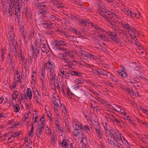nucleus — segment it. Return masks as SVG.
I'll use <instances>...</instances> for the list:
<instances>
[{
  "label": "nucleus",
  "mask_w": 148,
  "mask_h": 148,
  "mask_svg": "<svg viewBox=\"0 0 148 148\" xmlns=\"http://www.w3.org/2000/svg\"><path fill=\"white\" fill-rule=\"evenodd\" d=\"M65 53L67 55L69 56L70 58L73 59H75L76 58V57L74 55V54L73 53V51L72 52L70 50H68L66 51L65 52Z\"/></svg>",
  "instance_id": "34"
},
{
  "label": "nucleus",
  "mask_w": 148,
  "mask_h": 148,
  "mask_svg": "<svg viewBox=\"0 0 148 148\" xmlns=\"http://www.w3.org/2000/svg\"><path fill=\"white\" fill-rule=\"evenodd\" d=\"M83 51L80 48H79L78 49H76L75 51H74L73 53L79 57H82L83 54Z\"/></svg>",
  "instance_id": "28"
},
{
  "label": "nucleus",
  "mask_w": 148,
  "mask_h": 148,
  "mask_svg": "<svg viewBox=\"0 0 148 148\" xmlns=\"http://www.w3.org/2000/svg\"><path fill=\"white\" fill-rule=\"evenodd\" d=\"M27 95L29 99L31 100L32 99V90L29 88H27L26 91Z\"/></svg>",
  "instance_id": "36"
},
{
  "label": "nucleus",
  "mask_w": 148,
  "mask_h": 148,
  "mask_svg": "<svg viewBox=\"0 0 148 148\" xmlns=\"http://www.w3.org/2000/svg\"><path fill=\"white\" fill-rule=\"evenodd\" d=\"M123 11L125 14L129 15L132 18H134L135 17V14H135V12L129 10L127 9H125Z\"/></svg>",
  "instance_id": "23"
},
{
  "label": "nucleus",
  "mask_w": 148,
  "mask_h": 148,
  "mask_svg": "<svg viewBox=\"0 0 148 148\" xmlns=\"http://www.w3.org/2000/svg\"><path fill=\"white\" fill-rule=\"evenodd\" d=\"M83 54L82 57H89L90 54L88 52H86L85 51H83Z\"/></svg>",
  "instance_id": "63"
},
{
  "label": "nucleus",
  "mask_w": 148,
  "mask_h": 148,
  "mask_svg": "<svg viewBox=\"0 0 148 148\" xmlns=\"http://www.w3.org/2000/svg\"><path fill=\"white\" fill-rule=\"evenodd\" d=\"M64 66L66 67L68 66L71 63V61L69 59L65 58L62 61H61Z\"/></svg>",
  "instance_id": "27"
},
{
  "label": "nucleus",
  "mask_w": 148,
  "mask_h": 148,
  "mask_svg": "<svg viewBox=\"0 0 148 148\" xmlns=\"http://www.w3.org/2000/svg\"><path fill=\"white\" fill-rule=\"evenodd\" d=\"M80 23L82 25L88 26H91L96 29L97 31L100 32H106L107 34L112 39L116 44H118L121 45L122 42L119 37L115 33H113L110 31L105 30L102 28L98 27L97 25H93L92 23L87 19H83L80 21Z\"/></svg>",
  "instance_id": "2"
},
{
  "label": "nucleus",
  "mask_w": 148,
  "mask_h": 148,
  "mask_svg": "<svg viewBox=\"0 0 148 148\" xmlns=\"http://www.w3.org/2000/svg\"><path fill=\"white\" fill-rule=\"evenodd\" d=\"M41 89L42 91V93L43 97L49 96V93L46 90V86H41Z\"/></svg>",
  "instance_id": "26"
},
{
  "label": "nucleus",
  "mask_w": 148,
  "mask_h": 148,
  "mask_svg": "<svg viewBox=\"0 0 148 148\" xmlns=\"http://www.w3.org/2000/svg\"><path fill=\"white\" fill-rule=\"evenodd\" d=\"M18 92L16 90H14L12 92V99L14 100H16L18 96Z\"/></svg>",
  "instance_id": "35"
},
{
  "label": "nucleus",
  "mask_w": 148,
  "mask_h": 148,
  "mask_svg": "<svg viewBox=\"0 0 148 148\" xmlns=\"http://www.w3.org/2000/svg\"><path fill=\"white\" fill-rule=\"evenodd\" d=\"M121 27L122 28H123L127 30V31H129L132 27L130 26V25L128 23H126L124 22H121Z\"/></svg>",
  "instance_id": "31"
},
{
  "label": "nucleus",
  "mask_w": 148,
  "mask_h": 148,
  "mask_svg": "<svg viewBox=\"0 0 148 148\" xmlns=\"http://www.w3.org/2000/svg\"><path fill=\"white\" fill-rule=\"evenodd\" d=\"M135 14H135V17H134L135 18H138L141 16L140 12L138 10L135 11Z\"/></svg>",
  "instance_id": "58"
},
{
  "label": "nucleus",
  "mask_w": 148,
  "mask_h": 148,
  "mask_svg": "<svg viewBox=\"0 0 148 148\" xmlns=\"http://www.w3.org/2000/svg\"><path fill=\"white\" fill-rule=\"evenodd\" d=\"M109 72L106 71L103 69H99V74L108 77Z\"/></svg>",
  "instance_id": "37"
},
{
  "label": "nucleus",
  "mask_w": 148,
  "mask_h": 148,
  "mask_svg": "<svg viewBox=\"0 0 148 148\" xmlns=\"http://www.w3.org/2000/svg\"><path fill=\"white\" fill-rule=\"evenodd\" d=\"M97 34H97V35L98 36L100 37L102 40H106V39H107V38L106 36H103L102 35L98 33H97Z\"/></svg>",
  "instance_id": "61"
},
{
  "label": "nucleus",
  "mask_w": 148,
  "mask_h": 148,
  "mask_svg": "<svg viewBox=\"0 0 148 148\" xmlns=\"http://www.w3.org/2000/svg\"><path fill=\"white\" fill-rule=\"evenodd\" d=\"M91 60H95L99 59V55H95L91 54H90L89 57Z\"/></svg>",
  "instance_id": "49"
},
{
  "label": "nucleus",
  "mask_w": 148,
  "mask_h": 148,
  "mask_svg": "<svg viewBox=\"0 0 148 148\" xmlns=\"http://www.w3.org/2000/svg\"><path fill=\"white\" fill-rule=\"evenodd\" d=\"M117 72L120 76L123 78H126L127 77V74L123 70H118Z\"/></svg>",
  "instance_id": "32"
},
{
  "label": "nucleus",
  "mask_w": 148,
  "mask_h": 148,
  "mask_svg": "<svg viewBox=\"0 0 148 148\" xmlns=\"http://www.w3.org/2000/svg\"><path fill=\"white\" fill-rule=\"evenodd\" d=\"M59 75L62 78L68 79L70 75L69 72L68 73L66 69L64 68L62 66H60L59 68Z\"/></svg>",
  "instance_id": "8"
},
{
  "label": "nucleus",
  "mask_w": 148,
  "mask_h": 148,
  "mask_svg": "<svg viewBox=\"0 0 148 148\" xmlns=\"http://www.w3.org/2000/svg\"><path fill=\"white\" fill-rule=\"evenodd\" d=\"M42 134V132L37 131L36 133L35 134V137L37 138V139H39L40 137V136Z\"/></svg>",
  "instance_id": "62"
},
{
  "label": "nucleus",
  "mask_w": 148,
  "mask_h": 148,
  "mask_svg": "<svg viewBox=\"0 0 148 148\" xmlns=\"http://www.w3.org/2000/svg\"><path fill=\"white\" fill-rule=\"evenodd\" d=\"M39 25L42 26L45 29L56 28L57 27L55 23H52L51 22L48 21H41Z\"/></svg>",
  "instance_id": "7"
},
{
  "label": "nucleus",
  "mask_w": 148,
  "mask_h": 148,
  "mask_svg": "<svg viewBox=\"0 0 148 148\" xmlns=\"http://www.w3.org/2000/svg\"><path fill=\"white\" fill-rule=\"evenodd\" d=\"M45 68H43L41 71V73H40V77H45Z\"/></svg>",
  "instance_id": "60"
},
{
  "label": "nucleus",
  "mask_w": 148,
  "mask_h": 148,
  "mask_svg": "<svg viewBox=\"0 0 148 148\" xmlns=\"http://www.w3.org/2000/svg\"><path fill=\"white\" fill-rule=\"evenodd\" d=\"M75 96L78 98H84L85 96L89 99H91L92 101H94V99L98 101L90 94L82 89L79 90L76 92Z\"/></svg>",
  "instance_id": "6"
},
{
  "label": "nucleus",
  "mask_w": 148,
  "mask_h": 148,
  "mask_svg": "<svg viewBox=\"0 0 148 148\" xmlns=\"http://www.w3.org/2000/svg\"><path fill=\"white\" fill-rule=\"evenodd\" d=\"M68 142L67 139L64 138L60 143L59 142V144L60 146L62 147V148H69V144Z\"/></svg>",
  "instance_id": "19"
},
{
  "label": "nucleus",
  "mask_w": 148,
  "mask_h": 148,
  "mask_svg": "<svg viewBox=\"0 0 148 148\" xmlns=\"http://www.w3.org/2000/svg\"><path fill=\"white\" fill-rule=\"evenodd\" d=\"M72 3L75 4H77L80 6L82 5V2H80L79 0H71Z\"/></svg>",
  "instance_id": "52"
},
{
  "label": "nucleus",
  "mask_w": 148,
  "mask_h": 148,
  "mask_svg": "<svg viewBox=\"0 0 148 148\" xmlns=\"http://www.w3.org/2000/svg\"><path fill=\"white\" fill-rule=\"evenodd\" d=\"M57 141V137L56 133L53 132L52 133V136L50 140L51 145L54 146L56 143V142Z\"/></svg>",
  "instance_id": "21"
},
{
  "label": "nucleus",
  "mask_w": 148,
  "mask_h": 148,
  "mask_svg": "<svg viewBox=\"0 0 148 148\" xmlns=\"http://www.w3.org/2000/svg\"><path fill=\"white\" fill-rule=\"evenodd\" d=\"M128 33L130 35V36L132 38L133 40L136 39V36L135 34L138 33V31L132 28L128 31Z\"/></svg>",
  "instance_id": "18"
},
{
  "label": "nucleus",
  "mask_w": 148,
  "mask_h": 148,
  "mask_svg": "<svg viewBox=\"0 0 148 148\" xmlns=\"http://www.w3.org/2000/svg\"><path fill=\"white\" fill-rule=\"evenodd\" d=\"M112 107L114 109L117 111L118 112H119V110L121 108V107L120 106H119L117 105H114V106H112Z\"/></svg>",
  "instance_id": "64"
},
{
  "label": "nucleus",
  "mask_w": 148,
  "mask_h": 148,
  "mask_svg": "<svg viewBox=\"0 0 148 148\" xmlns=\"http://www.w3.org/2000/svg\"><path fill=\"white\" fill-rule=\"evenodd\" d=\"M103 83L104 84L108 86L109 88H111L113 86L112 85V83L110 82H108L107 81H103Z\"/></svg>",
  "instance_id": "57"
},
{
  "label": "nucleus",
  "mask_w": 148,
  "mask_h": 148,
  "mask_svg": "<svg viewBox=\"0 0 148 148\" xmlns=\"http://www.w3.org/2000/svg\"><path fill=\"white\" fill-rule=\"evenodd\" d=\"M11 101L12 102V104L13 105V108L14 110V111L16 113L18 112L20 109L19 106L17 104H14L13 101Z\"/></svg>",
  "instance_id": "39"
},
{
  "label": "nucleus",
  "mask_w": 148,
  "mask_h": 148,
  "mask_svg": "<svg viewBox=\"0 0 148 148\" xmlns=\"http://www.w3.org/2000/svg\"><path fill=\"white\" fill-rule=\"evenodd\" d=\"M10 66L12 70L14 71L15 70L14 62L13 61H10L9 62Z\"/></svg>",
  "instance_id": "50"
},
{
  "label": "nucleus",
  "mask_w": 148,
  "mask_h": 148,
  "mask_svg": "<svg viewBox=\"0 0 148 148\" xmlns=\"http://www.w3.org/2000/svg\"><path fill=\"white\" fill-rule=\"evenodd\" d=\"M111 130L112 134L109 140L108 143L115 148H123V145L119 142L121 136L120 132L116 128H113Z\"/></svg>",
  "instance_id": "3"
},
{
  "label": "nucleus",
  "mask_w": 148,
  "mask_h": 148,
  "mask_svg": "<svg viewBox=\"0 0 148 148\" xmlns=\"http://www.w3.org/2000/svg\"><path fill=\"white\" fill-rule=\"evenodd\" d=\"M105 131V136L106 137V139L107 140L108 142H109V139L111 137L112 133H111V132L109 128L108 130H107Z\"/></svg>",
  "instance_id": "25"
},
{
  "label": "nucleus",
  "mask_w": 148,
  "mask_h": 148,
  "mask_svg": "<svg viewBox=\"0 0 148 148\" xmlns=\"http://www.w3.org/2000/svg\"><path fill=\"white\" fill-rule=\"evenodd\" d=\"M127 121L129 123L134 125H136L134 120L130 116H127Z\"/></svg>",
  "instance_id": "40"
},
{
  "label": "nucleus",
  "mask_w": 148,
  "mask_h": 148,
  "mask_svg": "<svg viewBox=\"0 0 148 148\" xmlns=\"http://www.w3.org/2000/svg\"><path fill=\"white\" fill-rule=\"evenodd\" d=\"M34 99L36 102L37 103H40L41 100V97L40 93L39 92L38 90H36L34 92Z\"/></svg>",
  "instance_id": "16"
},
{
  "label": "nucleus",
  "mask_w": 148,
  "mask_h": 148,
  "mask_svg": "<svg viewBox=\"0 0 148 148\" xmlns=\"http://www.w3.org/2000/svg\"><path fill=\"white\" fill-rule=\"evenodd\" d=\"M94 133L96 134L98 139L101 140L102 139V133L101 131L99 124L96 123L94 126Z\"/></svg>",
  "instance_id": "9"
},
{
  "label": "nucleus",
  "mask_w": 148,
  "mask_h": 148,
  "mask_svg": "<svg viewBox=\"0 0 148 148\" xmlns=\"http://www.w3.org/2000/svg\"><path fill=\"white\" fill-rule=\"evenodd\" d=\"M52 100L53 104V110L56 114L59 115V110L60 108L59 105H60L61 108L62 109H63L64 108H65L64 104L61 103L60 100L57 93H54L53 95L52 96Z\"/></svg>",
  "instance_id": "4"
},
{
  "label": "nucleus",
  "mask_w": 148,
  "mask_h": 148,
  "mask_svg": "<svg viewBox=\"0 0 148 148\" xmlns=\"http://www.w3.org/2000/svg\"><path fill=\"white\" fill-rule=\"evenodd\" d=\"M30 115V112L26 113L25 114L22 119L21 124L23 123L26 121H27V122H28V123H29L31 120Z\"/></svg>",
  "instance_id": "17"
},
{
  "label": "nucleus",
  "mask_w": 148,
  "mask_h": 148,
  "mask_svg": "<svg viewBox=\"0 0 148 148\" xmlns=\"http://www.w3.org/2000/svg\"><path fill=\"white\" fill-rule=\"evenodd\" d=\"M81 129H74L73 132V138L76 143L79 141L81 143H84V135L81 131Z\"/></svg>",
  "instance_id": "5"
},
{
  "label": "nucleus",
  "mask_w": 148,
  "mask_h": 148,
  "mask_svg": "<svg viewBox=\"0 0 148 148\" xmlns=\"http://www.w3.org/2000/svg\"><path fill=\"white\" fill-rule=\"evenodd\" d=\"M72 124L74 129H80L82 127V125L80 123L78 120L73 118L72 120Z\"/></svg>",
  "instance_id": "13"
},
{
  "label": "nucleus",
  "mask_w": 148,
  "mask_h": 148,
  "mask_svg": "<svg viewBox=\"0 0 148 148\" xmlns=\"http://www.w3.org/2000/svg\"><path fill=\"white\" fill-rule=\"evenodd\" d=\"M41 86H46V81L45 77H40Z\"/></svg>",
  "instance_id": "47"
},
{
  "label": "nucleus",
  "mask_w": 148,
  "mask_h": 148,
  "mask_svg": "<svg viewBox=\"0 0 148 148\" xmlns=\"http://www.w3.org/2000/svg\"><path fill=\"white\" fill-rule=\"evenodd\" d=\"M37 74L35 71H32V73L31 82L32 84H35L36 82V77Z\"/></svg>",
  "instance_id": "22"
},
{
  "label": "nucleus",
  "mask_w": 148,
  "mask_h": 148,
  "mask_svg": "<svg viewBox=\"0 0 148 148\" xmlns=\"http://www.w3.org/2000/svg\"><path fill=\"white\" fill-rule=\"evenodd\" d=\"M101 15L103 16L104 18L106 20H107L110 23V26L112 27L114 29L113 30L114 31H115L117 30L116 28V25L113 20V19L112 17H110L108 16H106L103 14L101 13Z\"/></svg>",
  "instance_id": "11"
},
{
  "label": "nucleus",
  "mask_w": 148,
  "mask_h": 148,
  "mask_svg": "<svg viewBox=\"0 0 148 148\" xmlns=\"http://www.w3.org/2000/svg\"><path fill=\"white\" fill-rule=\"evenodd\" d=\"M45 17L48 19L52 21H54L56 19V18L53 15L50 14H47Z\"/></svg>",
  "instance_id": "38"
},
{
  "label": "nucleus",
  "mask_w": 148,
  "mask_h": 148,
  "mask_svg": "<svg viewBox=\"0 0 148 148\" xmlns=\"http://www.w3.org/2000/svg\"><path fill=\"white\" fill-rule=\"evenodd\" d=\"M69 73L73 76H75L78 77H82V73L79 72L75 71L70 70L69 71Z\"/></svg>",
  "instance_id": "24"
},
{
  "label": "nucleus",
  "mask_w": 148,
  "mask_h": 148,
  "mask_svg": "<svg viewBox=\"0 0 148 148\" xmlns=\"http://www.w3.org/2000/svg\"><path fill=\"white\" fill-rule=\"evenodd\" d=\"M11 3H12V4L8 3H6L5 5L6 6L10 5L11 8L13 7L15 5H16V6L19 5L20 3L19 0H12Z\"/></svg>",
  "instance_id": "20"
},
{
  "label": "nucleus",
  "mask_w": 148,
  "mask_h": 148,
  "mask_svg": "<svg viewBox=\"0 0 148 148\" xmlns=\"http://www.w3.org/2000/svg\"><path fill=\"white\" fill-rule=\"evenodd\" d=\"M54 63L50 60H49L48 61L44 64V66L43 68L45 69H48L49 70H52L54 67Z\"/></svg>",
  "instance_id": "15"
},
{
  "label": "nucleus",
  "mask_w": 148,
  "mask_h": 148,
  "mask_svg": "<svg viewBox=\"0 0 148 148\" xmlns=\"http://www.w3.org/2000/svg\"><path fill=\"white\" fill-rule=\"evenodd\" d=\"M5 50L4 49H3L1 51V61L3 62L4 60Z\"/></svg>",
  "instance_id": "53"
},
{
  "label": "nucleus",
  "mask_w": 148,
  "mask_h": 148,
  "mask_svg": "<svg viewBox=\"0 0 148 148\" xmlns=\"http://www.w3.org/2000/svg\"><path fill=\"white\" fill-rule=\"evenodd\" d=\"M80 129L84 130L87 133L90 132L91 128L89 126L85 125L84 126H82V127H81V128Z\"/></svg>",
  "instance_id": "41"
},
{
  "label": "nucleus",
  "mask_w": 148,
  "mask_h": 148,
  "mask_svg": "<svg viewBox=\"0 0 148 148\" xmlns=\"http://www.w3.org/2000/svg\"><path fill=\"white\" fill-rule=\"evenodd\" d=\"M56 79H51L49 78V83L50 86L52 88L56 90V87L58 89H59L58 82V81H56Z\"/></svg>",
  "instance_id": "14"
},
{
  "label": "nucleus",
  "mask_w": 148,
  "mask_h": 148,
  "mask_svg": "<svg viewBox=\"0 0 148 148\" xmlns=\"http://www.w3.org/2000/svg\"><path fill=\"white\" fill-rule=\"evenodd\" d=\"M3 7V10L4 14L8 12L10 15H12L14 13V8L13 7H10V5L6 6L5 3L2 5Z\"/></svg>",
  "instance_id": "12"
},
{
  "label": "nucleus",
  "mask_w": 148,
  "mask_h": 148,
  "mask_svg": "<svg viewBox=\"0 0 148 148\" xmlns=\"http://www.w3.org/2000/svg\"><path fill=\"white\" fill-rule=\"evenodd\" d=\"M110 13L108 14V15L110 16H112L113 18H116L118 19H119V16L115 13L113 12L112 10H110V11L109 12Z\"/></svg>",
  "instance_id": "43"
},
{
  "label": "nucleus",
  "mask_w": 148,
  "mask_h": 148,
  "mask_svg": "<svg viewBox=\"0 0 148 148\" xmlns=\"http://www.w3.org/2000/svg\"><path fill=\"white\" fill-rule=\"evenodd\" d=\"M60 59L61 62L66 58V56L64 54H59L58 57Z\"/></svg>",
  "instance_id": "54"
},
{
  "label": "nucleus",
  "mask_w": 148,
  "mask_h": 148,
  "mask_svg": "<svg viewBox=\"0 0 148 148\" xmlns=\"http://www.w3.org/2000/svg\"><path fill=\"white\" fill-rule=\"evenodd\" d=\"M108 115L109 116L107 117V118L108 119H110L111 121L114 122V120L115 118V117L114 116L112 115H110V114H108Z\"/></svg>",
  "instance_id": "55"
},
{
  "label": "nucleus",
  "mask_w": 148,
  "mask_h": 148,
  "mask_svg": "<svg viewBox=\"0 0 148 148\" xmlns=\"http://www.w3.org/2000/svg\"><path fill=\"white\" fill-rule=\"evenodd\" d=\"M43 125L42 124H38L37 125V131L42 132V131L44 130V129Z\"/></svg>",
  "instance_id": "44"
},
{
  "label": "nucleus",
  "mask_w": 148,
  "mask_h": 148,
  "mask_svg": "<svg viewBox=\"0 0 148 148\" xmlns=\"http://www.w3.org/2000/svg\"><path fill=\"white\" fill-rule=\"evenodd\" d=\"M8 29L9 30L8 34L9 35V37L8 38V40L9 42H11L13 45L14 44V42L15 40L14 34V27L12 25H10L9 26Z\"/></svg>",
  "instance_id": "10"
},
{
  "label": "nucleus",
  "mask_w": 148,
  "mask_h": 148,
  "mask_svg": "<svg viewBox=\"0 0 148 148\" xmlns=\"http://www.w3.org/2000/svg\"><path fill=\"white\" fill-rule=\"evenodd\" d=\"M46 111L48 119L50 121V123L51 124L53 123V120L51 118V114L50 112L49 111H47L46 110Z\"/></svg>",
  "instance_id": "48"
},
{
  "label": "nucleus",
  "mask_w": 148,
  "mask_h": 148,
  "mask_svg": "<svg viewBox=\"0 0 148 148\" xmlns=\"http://www.w3.org/2000/svg\"><path fill=\"white\" fill-rule=\"evenodd\" d=\"M15 15L18 16L21 12V10L19 5L16 6L15 9Z\"/></svg>",
  "instance_id": "46"
},
{
  "label": "nucleus",
  "mask_w": 148,
  "mask_h": 148,
  "mask_svg": "<svg viewBox=\"0 0 148 148\" xmlns=\"http://www.w3.org/2000/svg\"><path fill=\"white\" fill-rule=\"evenodd\" d=\"M38 119V115L36 113L35 114H34L33 115V120L34 121V123L37 122V119Z\"/></svg>",
  "instance_id": "56"
},
{
  "label": "nucleus",
  "mask_w": 148,
  "mask_h": 148,
  "mask_svg": "<svg viewBox=\"0 0 148 148\" xmlns=\"http://www.w3.org/2000/svg\"><path fill=\"white\" fill-rule=\"evenodd\" d=\"M108 77L114 82H118V79L115 76H113L112 74L109 72Z\"/></svg>",
  "instance_id": "30"
},
{
  "label": "nucleus",
  "mask_w": 148,
  "mask_h": 148,
  "mask_svg": "<svg viewBox=\"0 0 148 148\" xmlns=\"http://www.w3.org/2000/svg\"><path fill=\"white\" fill-rule=\"evenodd\" d=\"M125 91H126L130 95H136L135 93L134 92L132 88L131 89L130 88H127Z\"/></svg>",
  "instance_id": "51"
},
{
  "label": "nucleus",
  "mask_w": 148,
  "mask_h": 148,
  "mask_svg": "<svg viewBox=\"0 0 148 148\" xmlns=\"http://www.w3.org/2000/svg\"><path fill=\"white\" fill-rule=\"evenodd\" d=\"M48 45L46 38L42 34H38L37 40L34 43L30 45L32 58L34 60L39 56V50L40 48L42 52L47 53Z\"/></svg>",
  "instance_id": "1"
},
{
  "label": "nucleus",
  "mask_w": 148,
  "mask_h": 148,
  "mask_svg": "<svg viewBox=\"0 0 148 148\" xmlns=\"http://www.w3.org/2000/svg\"><path fill=\"white\" fill-rule=\"evenodd\" d=\"M27 99V96L25 94H21L19 96L18 100L20 102H25Z\"/></svg>",
  "instance_id": "29"
},
{
  "label": "nucleus",
  "mask_w": 148,
  "mask_h": 148,
  "mask_svg": "<svg viewBox=\"0 0 148 148\" xmlns=\"http://www.w3.org/2000/svg\"><path fill=\"white\" fill-rule=\"evenodd\" d=\"M50 79H56V75L54 70H51L49 71Z\"/></svg>",
  "instance_id": "42"
},
{
  "label": "nucleus",
  "mask_w": 148,
  "mask_h": 148,
  "mask_svg": "<svg viewBox=\"0 0 148 148\" xmlns=\"http://www.w3.org/2000/svg\"><path fill=\"white\" fill-rule=\"evenodd\" d=\"M54 43L55 45L59 46L65 45L64 42L60 40H55Z\"/></svg>",
  "instance_id": "33"
},
{
  "label": "nucleus",
  "mask_w": 148,
  "mask_h": 148,
  "mask_svg": "<svg viewBox=\"0 0 148 148\" xmlns=\"http://www.w3.org/2000/svg\"><path fill=\"white\" fill-rule=\"evenodd\" d=\"M46 133L48 135L51 134V132L49 128L47 126L45 129Z\"/></svg>",
  "instance_id": "59"
},
{
  "label": "nucleus",
  "mask_w": 148,
  "mask_h": 148,
  "mask_svg": "<svg viewBox=\"0 0 148 148\" xmlns=\"http://www.w3.org/2000/svg\"><path fill=\"white\" fill-rule=\"evenodd\" d=\"M16 78L17 79V80L16 81V82H18L20 83H21V82L20 80V73H19L18 71L17 70L15 71V75Z\"/></svg>",
  "instance_id": "45"
}]
</instances>
